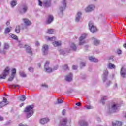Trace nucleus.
Returning <instances> with one entry per match:
<instances>
[{
  "label": "nucleus",
  "instance_id": "obj_1",
  "mask_svg": "<svg viewBox=\"0 0 126 126\" xmlns=\"http://www.w3.org/2000/svg\"><path fill=\"white\" fill-rule=\"evenodd\" d=\"M121 104L117 102H113L109 105L108 108L107 110L108 114H113V113H117L119 111Z\"/></svg>",
  "mask_w": 126,
  "mask_h": 126
},
{
  "label": "nucleus",
  "instance_id": "obj_2",
  "mask_svg": "<svg viewBox=\"0 0 126 126\" xmlns=\"http://www.w3.org/2000/svg\"><path fill=\"white\" fill-rule=\"evenodd\" d=\"M33 109H34L33 105H29L25 108L24 112L25 113H27L26 116L27 119H29L30 117H32V116H33V114H34Z\"/></svg>",
  "mask_w": 126,
  "mask_h": 126
},
{
  "label": "nucleus",
  "instance_id": "obj_3",
  "mask_svg": "<svg viewBox=\"0 0 126 126\" xmlns=\"http://www.w3.org/2000/svg\"><path fill=\"white\" fill-rule=\"evenodd\" d=\"M109 74V71L108 70L106 69L103 71V74L102 76V80L103 82H106V85L107 86H110V84H111V81L108 80V75Z\"/></svg>",
  "mask_w": 126,
  "mask_h": 126
},
{
  "label": "nucleus",
  "instance_id": "obj_4",
  "mask_svg": "<svg viewBox=\"0 0 126 126\" xmlns=\"http://www.w3.org/2000/svg\"><path fill=\"white\" fill-rule=\"evenodd\" d=\"M65 7H66V3L65 2V0H63L62 2V5L59 7V12L58 13L59 15L60 16H63V11H64L65 10Z\"/></svg>",
  "mask_w": 126,
  "mask_h": 126
},
{
  "label": "nucleus",
  "instance_id": "obj_5",
  "mask_svg": "<svg viewBox=\"0 0 126 126\" xmlns=\"http://www.w3.org/2000/svg\"><path fill=\"white\" fill-rule=\"evenodd\" d=\"M28 10V6L26 4H23L20 6L19 9L20 14H24L27 12Z\"/></svg>",
  "mask_w": 126,
  "mask_h": 126
},
{
  "label": "nucleus",
  "instance_id": "obj_6",
  "mask_svg": "<svg viewBox=\"0 0 126 126\" xmlns=\"http://www.w3.org/2000/svg\"><path fill=\"white\" fill-rule=\"evenodd\" d=\"M10 70V69L9 67H6V68L3 72V74L0 75V79H5V78H6V76H7L8 74H9Z\"/></svg>",
  "mask_w": 126,
  "mask_h": 126
},
{
  "label": "nucleus",
  "instance_id": "obj_7",
  "mask_svg": "<svg viewBox=\"0 0 126 126\" xmlns=\"http://www.w3.org/2000/svg\"><path fill=\"white\" fill-rule=\"evenodd\" d=\"M49 65L50 62L46 61L44 65V70L47 73H51V72H53V69L49 66Z\"/></svg>",
  "mask_w": 126,
  "mask_h": 126
},
{
  "label": "nucleus",
  "instance_id": "obj_8",
  "mask_svg": "<svg viewBox=\"0 0 126 126\" xmlns=\"http://www.w3.org/2000/svg\"><path fill=\"white\" fill-rule=\"evenodd\" d=\"M86 37H87V34L84 33L82 34L81 36L79 37V42L80 46L84 45V44H85V39H86Z\"/></svg>",
  "mask_w": 126,
  "mask_h": 126
},
{
  "label": "nucleus",
  "instance_id": "obj_9",
  "mask_svg": "<svg viewBox=\"0 0 126 126\" xmlns=\"http://www.w3.org/2000/svg\"><path fill=\"white\" fill-rule=\"evenodd\" d=\"M88 27L89 30L92 32V33H95V32L97 31V28H96V27L94 26V24L91 22H89Z\"/></svg>",
  "mask_w": 126,
  "mask_h": 126
},
{
  "label": "nucleus",
  "instance_id": "obj_10",
  "mask_svg": "<svg viewBox=\"0 0 126 126\" xmlns=\"http://www.w3.org/2000/svg\"><path fill=\"white\" fill-rule=\"evenodd\" d=\"M94 9H95V5L90 4L85 8V12H87L88 13H89V12H91L92 11H93V10H94Z\"/></svg>",
  "mask_w": 126,
  "mask_h": 126
},
{
  "label": "nucleus",
  "instance_id": "obj_11",
  "mask_svg": "<svg viewBox=\"0 0 126 126\" xmlns=\"http://www.w3.org/2000/svg\"><path fill=\"white\" fill-rule=\"evenodd\" d=\"M15 74H16V69L13 68L12 70V73L11 74V76L9 77L8 79V81H12L14 77H15Z\"/></svg>",
  "mask_w": 126,
  "mask_h": 126
},
{
  "label": "nucleus",
  "instance_id": "obj_12",
  "mask_svg": "<svg viewBox=\"0 0 126 126\" xmlns=\"http://www.w3.org/2000/svg\"><path fill=\"white\" fill-rule=\"evenodd\" d=\"M59 52L60 55H63L65 57V56H67L68 53L69 52V50H67V49H60L59 50Z\"/></svg>",
  "mask_w": 126,
  "mask_h": 126
},
{
  "label": "nucleus",
  "instance_id": "obj_13",
  "mask_svg": "<svg viewBox=\"0 0 126 126\" xmlns=\"http://www.w3.org/2000/svg\"><path fill=\"white\" fill-rule=\"evenodd\" d=\"M67 118H63L60 121L59 126H65L67 124Z\"/></svg>",
  "mask_w": 126,
  "mask_h": 126
},
{
  "label": "nucleus",
  "instance_id": "obj_14",
  "mask_svg": "<svg viewBox=\"0 0 126 126\" xmlns=\"http://www.w3.org/2000/svg\"><path fill=\"white\" fill-rule=\"evenodd\" d=\"M120 74L123 78H126V67L123 66L121 68V71H120Z\"/></svg>",
  "mask_w": 126,
  "mask_h": 126
},
{
  "label": "nucleus",
  "instance_id": "obj_15",
  "mask_svg": "<svg viewBox=\"0 0 126 126\" xmlns=\"http://www.w3.org/2000/svg\"><path fill=\"white\" fill-rule=\"evenodd\" d=\"M91 40L92 41L94 46H98V45H100V40H98L97 38L93 37L91 38Z\"/></svg>",
  "mask_w": 126,
  "mask_h": 126
},
{
  "label": "nucleus",
  "instance_id": "obj_16",
  "mask_svg": "<svg viewBox=\"0 0 126 126\" xmlns=\"http://www.w3.org/2000/svg\"><path fill=\"white\" fill-rule=\"evenodd\" d=\"M48 50H49V47L47 45H44L43 46L42 50L43 52V54L44 56H46V55H48Z\"/></svg>",
  "mask_w": 126,
  "mask_h": 126
},
{
  "label": "nucleus",
  "instance_id": "obj_17",
  "mask_svg": "<svg viewBox=\"0 0 126 126\" xmlns=\"http://www.w3.org/2000/svg\"><path fill=\"white\" fill-rule=\"evenodd\" d=\"M26 52L29 55H33V52H32V48L29 45H26Z\"/></svg>",
  "mask_w": 126,
  "mask_h": 126
},
{
  "label": "nucleus",
  "instance_id": "obj_18",
  "mask_svg": "<svg viewBox=\"0 0 126 126\" xmlns=\"http://www.w3.org/2000/svg\"><path fill=\"white\" fill-rule=\"evenodd\" d=\"M52 0H45L43 1V5L45 7H50L51 5Z\"/></svg>",
  "mask_w": 126,
  "mask_h": 126
},
{
  "label": "nucleus",
  "instance_id": "obj_19",
  "mask_svg": "<svg viewBox=\"0 0 126 126\" xmlns=\"http://www.w3.org/2000/svg\"><path fill=\"white\" fill-rule=\"evenodd\" d=\"M81 12H78L76 15L75 20L76 22H79V21L80 20V19L81 18V15H82Z\"/></svg>",
  "mask_w": 126,
  "mask_h": 126
},
{
  "label": "nucleus",
  "instance_id": "obj_20",
  "mask_svg": "<svg viewBox=\"0 0 126 126\" xmlns=\"http://www.w3.org/2000/svg\"><path fill=\"white\" fill-rule=\"evenodd\" d=\"M53 20H54V16L52 15H50L48 16V18L46 22V24H50L53 22Z\"/></svg>",
  "mask_w": 126,
  "mask_h": 126
},
{
  "label": "nucleus",
  "instance_id": "obj_21",
  "mask_svg": "<svg viewBox=\"0 0 126 126\" xmlns=\"http://www.w3.org/2000/svg\"><path fill=\"white\" fill-rule=\"evenodd\" d=\"M65 80L68 81V82H70V81H72V74L70 73L68 75L65 76Z\"/></svg>",
  "mask_w": 126,
  "mask_h": 126
},
{
  "label": "nucleus",
  "instance_id": "obj_22",
  "mask_svg": "<svg viewBox=\"0 0 126 126\" xmlns=\"http://www.w3.org/2000/svg\"><path fill=\"white\" fill-rule=\"evenodd\" d=\"M107 68L108 69H116V65L112 63L111 62H109L107 65Z\"/></svg>",
  "mask_w": 126,
  "mask_h": 126
},
{
  "label": "nucleus",
  "instance_id": "obj_23",
  "mask_svg": "<svg viewBox=\"0 0 126 126\" xmlns=\"http://www.w3.org/2000/svg\"><path fill=\"white\" fill-rule=\"evenodd\" d=\"M23 21L24 24H25L27 26H29L31 25V21L29 20L28 19H23Z\"/></svg>",
  "mask_w": 126,
  "mask_h": 126
},
{
  "label": "nucleus",
  "instance_id": "obj_24",
  "mask_svg": "<svg viewBox=\"0 0 126 126\" xmlns=\"http://www.w3.org/2000/svg\"><path fill=\"white\" fill-rule=\"evenodd\" d=\"M79 124L80 126H88V123L85 120H80L79 121Z\"/></svg>",
  "mask_w": 126,
  "mask_h": 126
},
{
  "label": "nucleus",
  "instance_id": "obj_25",
  "mask_svg": "<svg viewBox=\"0 0 126 126\" xmlns=\"http://www.w3.org/2000/svg\"><path fill=\"white\" fill-rule=\"evenodd\" d=\"M89 60L91 62H93L94 63H98L99 62V60H98V59H96L93 56H89Z\"/></svg>",
  "mask_w": 126,
  "mask_h": 126
},
{
  "label": "nucleus",
  "instance_id": "obj_26",
  "mask_svg": "<svg viewBox=\"0 0 126 126\" xmlns=\"http://www.w3.org/2000/svg\"><path fill=\"white\" fill-rule=\"evenodd\" d=\"M8 49H9V45L8 43H5L3 52L4 55H5V54H6V52L8 51Z\"/></svg>",
  "mask_w": 126,
  "mask_h": 126
},
{
  "label": "nucleus",
  "instance_id": "obj_27",
  "mask_svg": "<svg viewBox=\"0 0 126 126\" xmlns=\"http://www.w3.org/2000/svg\"><path fill=\"white\" fill-rule=\"evenodd\" d=\"M50 121L48 118H42L40 120V123L42 125H45V124H47Z\"/></svg>",
  "mask_w": 126,
  "mask_h": 126
},
{
  "label": "nucleus",
  "instance_id": "obj_28",
  "mask_svg": "<svg viewBox=\"0 0 126 126\" xmlns=\"http://www.w3.org/2000/svg\"><path fill=\"white\" fill-rule=\"evenodd\" d=\"M52 44L54 47H59V46L62 45V41H55L52 42Z\"/></svg>",
  "mask_w": 126,
  "mask_h": 126
},
{
  "label": "nucleus",
  "instance_id": "obj_29",
  "mask_svg": "<svg viewBox=\"0 0 126 126\" xmlns=\"http://www.w3.org/2000/svg\"><path fill=\"white\" fill-rule=\"evenodd\" d=\"M70 47L71 50H73V51H76V49H77L76 45L74 43H71Z\"/></svg>",
  "mask_w": 126,
  "mask_h": 126
},
{
  "label": "nucleus",
  "instance_id": "obj_30",
  "mask_svg": "<svg viewBox=\"0 0 126 126\" xmlns=\"http://www.w3.org/2000/svg\"><path fill=\"white\" fill-rule=\"evenodd\" d=\"M2 104L4 105V106L8 104V101H7V99L5 97L3 98V101H1Z\"/></svg>",
  "mask_w": 126,
  "mask_h": 126
},
{
  "label": "nucleus",
  "instance_id": "obj_31",
  "mask_svg": "<svg viewBox=\"0 0 126 126\" xmlns=\"http://www.w3.org/2000/svg\"><path fill=\"white\" fill-rule=\"evenodd\" d=\"M86 66V62H81L80 63V68H83V67H85Z\"/></svg>",
  "mask_w": 126,
  "mask_h": 126
},
{
  "label": "nucleus",
  "instance_id": "obj_32",
  "mask_svg": "<svg viewBox=\"0 0 126 126\" xmlns=\"http://www.w3.org/2000/svg\"><path fill=\"white\" fill-rule=\"evenodd\" d=\"M18 99H19L20 101L23 102L26 100V96H25V95H21L18 97Z\"/></svg>",
  "mask_w": 126,
  "mask_h": 126
},
{
  "label": "nucleus",
  "instance_id": "obj_33",
  "mask_svg": "<svg viewBox=\"0 0 126 126\" xmlns=\"http://www.w3.org/2000/svg\"><path fill=\"white\" fill-rule=\"evenodd\" d=\"M46 39L47 40V41H56V37L53 36L52 37H50L49 36H47Z\"/></svg>",
  "mask_w": 126,
  "mask_h": 126
},
{
  "label": "nucleus",
  "instance_id": "obj_34",
  "mask_svg": "<svg viewBox=\"0 0 126 126\" xmlns=\"http://www.w3.org/2000/svg\"><path fill=\"white\" fill-rule=\"evenodd\" d=\"M15 32L17 33H20V26L18 25L16 27Z\"/></svg>",
  "mask_w": 126,
  "mask_h": 126
},
{
  "label": "nucleus",
  "instance_id": "obj_35",
  "mask_svg": "<svg viewBox=\"0 0 126 126\" xmlns=\"http://www.w3.org/2000/svg\"><path fill=\"white\" fill-rule=\"evenodd\" d=\"M107 96H103V97L101 98V103H102L103 105H104L105 101H107Z\"/></svg>",
  "mask_w": 126,
  "mask_h": 126
},
{
  "label": "nucleus",
  "instance_id": "obj_36",
  "mask_svg": "<svg viewBox=\"0 0 126 126\" xmlns=\"http://www.w3.org/2000/svg\"><path fill=\"white\" fill-rule=\"evenodd\" d=\"M19 75L21 76V77H26V74H25V73L23 71H20Z\"/></svg>",
  "mask_w": 126,
  "mask_h": 126
},
{
  "label": "nucleus",
  "instance_id": "obj_37",
  "mask_svg": "<svg viewBox=\"0 0 126 126\" xmlns=\"http://www.w3.org/2000/svg\"><path fill=\"white\" fill-rule=\"evenodd\" d=\"M16 4H17V1L16 0H13L11 2V5L12 7H14Z\"/></svg>",
  "mask_w": 126,
  "mask_h": 126
},
{
  "label": "nucleus",
  "instance_id": "obj_38",
  "mask_svg": "<svg viewBox=\"0 0 126 126\" xmlns=\"http://www.w3.org/2000/svg\"><path fill=\"white\" fill-rule=\"evenodd\" d=\"M26 46H27V45H23L22 43H21V42L19 43V48H26Z\"/></svg>",
  "mask_w": 126,
  "mask_h": 126
},
{
  "label": "nucleus",
  "instance_id": "obj_39",
  "mask_svg": "<svg viewBox=\"0 0 126 126\" xmlns=\"http://www.w3.org/2000/svg\"><path fill=\"white\" fill-rule=\"evenodd\" d=\"M46 33L47 34H53V33H54V31L52 29H49L46 32Z\"/></svg>",
  "mask_w": 126,
  "mask_h": 126
},
{
  "label": "nucleus",
  "instance_id": "obj_40",
  "mask_svg": "<svg viewBox=\"0 0 126 126\" xmlns=\"http://www.w3.org/2000/svg\"><path fill=\"white\" fill-rule=\"evenodd\" d=\"M9 32H10V29H9V28H7L6 29H5L4 32L5 34H8Z\"/></svg>",
  "mask_w": 126,
  "mask_h": 126
},
{
  "label": "nucleus",
  "instance_id": "obj_41",
  "mask_svg": "<svg viewBox=\"0 0 126 126\" xmlns=\"http://www.w3.org/2000/svg\"><path fill=\"white\" fill-rule=\"evenodd\" d=\"M108 60H109V61H111V62H114V56H111L108 57Z\"/></svg>",
  "mask_w": 126,
  "mask_h": 126
},
{
  "label": "nucleus",
  "instance_id": "obj_42",
  "mask_svg": "<svg viewBox=\"0 0 126 126\" xmlns=\"http://www.w3.org/2000/svg\"><path fill=\"white\" fill-rule=\"evenodd\" d=\"M16 86H19V85H14V84L9 85V87H10V88H13V87L14 88H16Z\"/></svg>",
  "mask_w": 126,
  "mask_h": 126
},
{
  "label": "nucleus",
  "instance_id": "obj_43",
  "mask_svg": "<svg viewBox=\"0 0 126 126\" xmlns=\"http://www.w3.org/2000/svg\"><path fill=\"white\" fill-rule=\"evenodd\" d=\"M63 103V100L61 99H57V102L55 103V104H62Z\"/></svg>",
  "mask_w": 126,
  "mask_h": 126
},
{
  "label": "nucleus",
  "instance_id": "obj_44",
  "mask_svg": "<svg viewBox=\"0 0 126 126\" xmlns=\"http://www.w3.org/2000/svg\"><path fill=\"white\" fill-rule=\"evenodd\" d=\"M11 38H12V39H13L14 40H17V36L14 34H12L11 35Z\"/></svg>",
  "mask_w": 126,
  "mask_h": 126
},
{
  "label": "nucleus",
  "instance_id": "obj_45",
  "mask_svg": "<svg viewBox=\"0 0 126 126\" xmlns=\"http://www.w3.org/2000/svg\"><path fill=\"white\" fill-rule=\"evenodd\" d=\"M38 5L39 6H43V2L41 1V0H38Z\"/></svg>",
  "mask_w": 126,
  "mask_h": 126
},
{
  "label": "nucleus",
  "instance_id": "obj_46",
  "mask_svg": "<svg viewBox=\"0 0 126 126\" xmlns=\"http://www.w3.org/2000/svg\"><path fill=\"white\" fill-rule=\"evenodd\" d=\"M63 68L64 70L68 69V66H67V65L65 64L64 66H63Z\"/></svg>",
  "mask_w": 126,
  "mask_h": 126
},
{
  "label": "nucleus",
  "instance_id": "obj_47",
  "mask_svg": "<svg viewBox=\"0 0 126 126\" xmlns=\"http://www.w3.org/2000/svg\"><path fill=\"white\" fill-rule=\"evenodd\" d=\"M29 71H30V72H33V71H34V68H33V67H30L29 68Z\"/></svg>",
  "mask_w": 126,
  "mask_h": 126
},
{
  "label": "nucleus",
  "instance_id": "obj_48",
  "mask_svg": "<svg viewBox=\"0 0 126 126\" xmlns=\"http://www.w3.org/2000/svg\"><path fill=\"white\" fill-rule=\"evenodd\" d=\"M112 126H118L117 121L112 123Z\"/></svg>",
  "mask_w": 126,
  "mask_h": 126
},
{
  "label": "nucleus",
  "instance_id": "obj_49",
  "mask_svg": "<svg viewBox=\"0 0 126 126\" xmlns=\"http://www.w3.org/2000/svg\"><path fill=\"white\" fill-rule=\"evenodd\" d=\"M42 87H45V88H48V85L46 84H42L41 85Z\"/></svg>",
  "mask_w": 126,
  "mask_h": 126
},
{
  "label": "nucleus",
  "instance_id": "obj_50",
  "mask_svg": "<svg viewBox=\"0 0 126 126\" xmlns=\"http://www.w3.org/2000/svg\"><path fill=\"white\" fill-rule=\"evenodd\" d=\"M117 125L118 126H122L123 125V123H122V122H121V121H117Z\"/></svg>",
  "mask_w": 126,
  "mask_h": 126
},
{
  "label": "nucleus",
  "instance_id": "obj_51",
  "mask_svg": "<svg viewBox=\"0 0 126 126\" xmlns=\"http://www.w3.org/2000/svg\"><path fill=\"white\" fill-rule=\"evenodd\" d=\"M86 108L88 109V110H89L90 109H93V106H87L86 107Z\"/></svg>",
  "mask_w": 126,
  "mask_h": 126
},
{
  "label": "nucleus",
  "instance_id": "obj_52",
  "mask_svg": "<svg viewBox=\"0 0 126 126\" xmlns=\"http://www.w3.org/2000/svg\"><path fill=\"white\" fill-rule=\"evenodd\" d=\"M4 104L2 103V102H0V109L2 108V107H4Z\"/></svg>",
  "mask_w": 126,
  "mask_h": 126
},
{
  "label": "nucleus",
  "instance_id": "obj_53",
  "mask_svg": "<svg viewBox=\"0 0 126 126\" xmlns=\"http://www.w3.org/2000/svg\"><path fill=\"white\" fill-rule=\"evenodd\" d=\"M117 54L118 55H121V54H122V50L120 49L117 50Z\"/></svg>",
  "mask_w": 126,
  "mask_h": 126
},
{
  "label": "nucleus",
  "instance_id": "obj_54",
  "mask_svg": "<svg viewBox=\"0 0 126 126\" xmlns=\"http://www.w3.org/2000/svg\"><path fill=\"white\" fill-rule=\"evenodd\" d=\"M78 67L77 66H75V65L72 66V68H73V69H74V70L77 69Z\"/></svg>",
  "mask_w": 126,
  "mask_h": 126
},
{
  "label": "nucleus",
  "instance_id": "obj_55",
  "mask_svg": "<svg viewBox=\"0 0 126 126\" xmlns=\"http://www.w3.org/2000/svg\"><path fill=\"white\" fill-rule=\"evenodd\" d=\"M65 112H66V110H65V109L63 110L62 115H63V116H64L65 115Z\"/></svg>",
  "mask_w": 126,
  "mask_h": 126
},
{
  "label": "nucleus",
  "instance_id": "obj_56",
  "mask_svg": "<svg viewBox=\"0 0 126 126\" xmlns=\"http://www.w3.org/2000/svg\"><path fill=\"white\" fill-rule=\"evenodd\" d=\"M76 106H78V107H80L81 106V103L80 102H77L76 103Z\"/></svg>",
  "mask_w": 126,
  "mask_h": 126
},
{
  "label": "nucleus",
  "instance_id": "obj_57",
  "mask_svg": "<svg viewBox=\"0 0 126 126\" xmlns=\"http://www.w3.org/2000/svg\"><path fill=\"white\" fill-rule=\"evenodd\" d=\"M58 66H55L53 69L52 70L53 71H54V70H57V69H58Z\"/></svg>",
  "mask_w": 126,
  "mask_h": 126
},
{
  "label": "nucleus",
  "instance_id": "obj_58",
  "mask_svg": "<svg viewBox=\"0 0 126 126\" xmlns=\"http://www.w3.org/2000/svg\"><path fill=\"white\" fill-rule=\"evenodd\" d=\"M35 46H40V43L38 41H36L35 43Z\"/></svg>",
  "mask_w": 126,
  "mask_h": 126
},
{
  "label": "nucleus",
  "instance_id": "obj_59",
  "mask_svg": "<svg viewBox=\"0 0 126 126\" xmlns=\"http://www.w3.org/2000/svg\"><path fill=\"white\" fill-rule=\"evenodd\" d=\"M114 88H118V85L117 84V83L114 84Z\"/></svg>",
  "mask_w": 126,
  "mask_h": 126
},
{
  "label": "nucleus",
  "instance_id": "obj_60",
  "mask_svg": "<svg viewBox=\"0 0 126 126\" xmlns=\"http://www.w3.org/2000/svg\"><path fill=\"white\" fill-rule=\"evenodd\" d=\"M97 121H98V122H101V118H100V117H97Z\"/></svg>",
  "mask_w": 126,
  "mask_h": 126
},
{
  "label": "nucleus",
  "instance_id": "obj_61",
  "mask_svg": "<svg viewBox=\"0 0 126 126\" xmlns=\"http://www.w3.org/2000/svg\"><path fill=\"white\" fill-rule=\"evenodd\" d=\"M25 28H26V26H25V25H23L22 27V29H25Z\"/></svg>",
  "mask_w": 126,
  "mask_h": 126
},
{
  "label": "nucleus",
  "instance_id": "obj_62",
  "mask_svg": "<svg viewBox=\"0 0 126 126\" xmlns=\"http://www.w3.org/2000/svg\"><path fill=\"white\" fill-rule=\"evenodd\" d=\"M0 54H3V50H1V49L0 48Z\"/></svg>",
  "mask_w": 126,
  "mask_h": 126
},
{
  "label": "nucleus",
  "instance_id": "obj_63",
  "mask_svg": "<svg viewBox=\"0 0 126 126\" xmlns=\"http://www.w3.org/2000/svg\"><path fill=\"white\" fill-rule=\"evenodd\" d=\"M0 121H3V117L0 116Z\"/></svg>",
  "mask_w": 126,
  "mask_h": 126
},
{
  "label": "nucleus",
  "instance_id": "obj_64",
  "mask_svg": "<svg viewBox=\"0 0 126 126\" xmlns=\"http://www.w3.org/2000/svg\"><path fill=\"white\" fill-rule=\"evenodd\" d=\"M123 47H124L125 49H126V43H125V44H124L123 45Z\"/></svg>",
  "mask_w": 126,
  "mask_h": 126
}]
</instances>
